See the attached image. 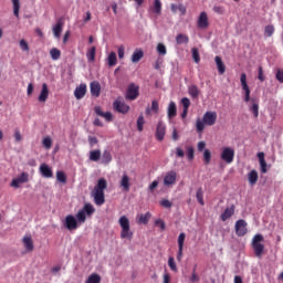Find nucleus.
<instances>
[{
    "label": "nucleus",
    "instance_id": "nucleus-6",
    "mask_svg": "<svg viewBox=\"0 0 283 283\" xmlns=\"http://www.w3.org/2000/svg\"><path fill=\"white\" fill-rule=\"evenodd\" d=\"M220 158L223 163L231 165V163H233V158H235V150H233V148L226 147L223 148Z\"/></svg>",
    "mask_w": 283,
    "mask_h": 283
},
{
    "label": "nucleus",
    "instance_id": "nucleus-60",
    "mask_svg": "<svg viewBox=\"0 0 283 283\" xmlns=\"http://www.w3.org/2000/svg\"><path fill=\"white\" fill-rule=\"evenodd\" d=\"M276 81H279V83H283V69H279L276 72Z\"/></svg>",
    "mask_w": 283,
    "mask_h": 283
},
{
    "label": "nucleus",
    "instance_id": "nucleus-14",
    "mask_svg": "<svg viewBox=\"0 0 283 283\" xmlns=\"http://www.w3.org/2000/svg\"><path fill=\"white\" fill-rule=\"evenodd\" d=\"M94 111L97 116L105 118V120H107V123H112V119L114 118L112 113H109V112L104 113L103 108H101V106H95Z\"/></svg>",
    "mask_w": 283,
    "mask_h": 283
},
{
    "label": "nucleus",
    "instance_id": "nucleus-15",
    "mask_svg": "<svg viewBox=\"0 0 283 283\" xmlns=\"http://www.w3.org/2000/svg\"><path fill=\"white\" fill-rule=\"evenodd\" d=\"M87 94V85L85 84H80L78 87L75 88L74 91V96L77 101H81Z\"/></svg>",
    "mask_w": 283,
    "mask_h": 283
},
{
    "label": "nucleus",
    "instance_id": "nucleus-17",
    "mask_svg": "<svg viewBox=\"0 0 283 283\" xmlns=\"http://www.w3.org/2000/svg\"><path fill=\"white\" fill-rule=\"evenodd\" d=\"M188 94L191 96V98L198 101V98H200V88H198V85L192 84L188 86Z\"/></svg>",
    "mask_w": 283,
    "mask_h": 283
},
{
    "label": "nucleus",
    "instance_id": "nucleus-31",
    "mask_svg": "<svg viewBox=\"0 0 283 283\" xmlns=\"http://www.w3.org/2000/svg\"><path fill=\"white\" fill-rule=\"evenodd\" d=\"M196 198L199 205H201V207H205V191L202 190V188H198Z\"/></svg>",
    "mask_w": 283,
    "mask_h": 283
},
{
    "label": "nucleus",
    "instance_id": "nucleus-22",
    "mask_svg": "<svg viewBox=\"0 0 283 283\" xmlns=\"http://www.w3.org/2000/svg\"><path fill=\"white\" fill-rule=\"evenodd\" d=\"M61 32H63V21L59 20L56 25L53 27V34L55 39H61Z\"/></svg>",
    "mask_w": 283,
    "mask_h": 283
},
{
    "label": "nucleus",
    "instance_id": "nucleus-61",
    "mask_svg": "<svg viewBox=\"0 0 283 283\" xmlns=\"http://www.w3.org/2000/svg\"><path fill=\"white\" fill-rule=\"evenodd\" d=\"M22 185V182L15 178L11 181V187H13L14 189H19V187Z\"/></svg>",
    "mask_w": 283,
    "mask_h": 283
},
{
    "label": "nucleus",
    "instance_id": "nucleus-46",
    "mask_svg": "<svg viewBox=\"0 0 283 283\" xmlns=\"http://www.w3.org/2000/svg\"><path fill=\"white\" fill-rule=\"evenodd\" d=\"M157 52L159 56H165V54H167V46H165L163 43H159L157 45Z\"/></svg>",
    "mask_w": 283,
    "mask_h": 283
},
{
    "label": "nucleus",
    "instance_id": "nucleus-62",
    "mask_svg": "<svg viewBox=\"0 0 283 283\" xmlns=\"http://www.w3.org/2000/svg\"><path fill=\"white\" fill-rule=\"evenodd\" d=\"M213 12H216L217 14H224V8L216 6L213 7Z\"/></svg>",
    "mask_w": 283,
    "mask_h": 283
},
{
    "label": "nucleus",
    "instance_id": "nucleus-54",
    "mask_svg": "<svg viewBox=\"0 0 283 283\" xmlns=\"http://www.w3.org/2000/svg\"><path fill=\"white\" fill-rule=\"evenodd\" d=\"M29 178H30V175L28 172H22L18 177L19 181L22 182V185H23V182H28Z\"/></svg>",
    "mask_w": 283,
    "mask_h": 283
},
{
    "label": "nucleus",
    "instance_id": "nucleus-11",
    "mask_svg": "<svg viewBox=\"0 0 283 283\" xmlns=\"http://www.w3.org/2000/svg\"><path fill=\"white\" fill-rule=\"evenodd\" d=\"M197 25L201 30H207V28H209V17L207 15V12L200 13Z\"/></svg>",
    "mask_w": 283,
    "mask_h": 283
},
{
    "label": "nucleus",
    "instance_id": "nucleus-57",
    "mask_svg": "<svg viewBox=\"0 0 283 283\" xmlns=\"http://www.w3.org/2000/svg\"><path fill=\"white\" fill-rule=\"evenodd\" d=\"M156 227H159L161 229V231H165V229H167V226L165 224V221H163L161 219H157L155 221Z\"/></svg>",
    "mask_w": 283,
    "mask_h": 283
},
{
    "label": "nucleus",
    "instance_id": "nucleus-7",
    "mask_svg": "<svg viewBox=\"0 0 283 283\" xmlns=\"http://www.w3.org/2000/svg\"><path fill=\"white\" fill-rule=\"evenodd\" d=\"M64 227L69 231H75V229H78V221L76 220V218L74 216L69 214L65 218Z\"/></svg>",
    "mask_w": 283,
    "mask_h": 283
},
{
    "label": "nucleus",
    "instance_id": "nucleus-33",
    "mask_svg": "<svg viewBox=\"0 0 283 283\" xmlns=\"http://www.w3.org/2000/svg\"><path fill=\"white\" fill-rule=\"evenodd\" d=\"M90 160L93 163H98V160H101V150H92L90 153Z\"/></svg>",
    "mask_w": 283,
    "mask_h": 283
},
{
    "label": "nucleus",
    "instance_id": "nucleus-53",
    "mask_svg": "<svg viewBox=\"0 0 283 283\" xmlns=\"http://www.w3.org/2000/svg\"><path fill=\"white\" fill-rule=\"evenodd\" d=\"M181 104L184 109H189V107L191 106V101L188 97H182Z\"/></svg>",
    "mask_w": 283,
    "mask_h": 283
},
{
    "label": "nucleus",
    "instance_id": "nucleus-38",
    "mask_svg": "<svg viewBox=\"0 0 283 283\" xmlns=\"http://www.w3.org/2000/svg\"><path fill=\"white\" fill-rule=\"evenodd\" d=\"M56 180L57 182H62V185H65L67 182V177L65 176V172L59 170L56 172Z\"/></svg>",
    "mask_w": 283,
    "mask_h": 283
},
{
    "label": "nucleus",
    "instance_id": "nucleus-34",
    "mask_svg": "<svg viewBox=\"0 0 283 283\" xmlns=\"http://www.w3.org/2000/svg\"><path fill=\"white\" fill-rule=\"evenodd\" d=\"M151 218V213L146 212L145 214H139L138 223L139 224H147L149 219Z\"/></svg>",
    "mask_w": 283,
    "mask_h": 283
},
{
    "label": "nucleus",
    "instance_id": "nucleus-9",
    "mask_svg": "<svg viewBox=\"0 0 283 283\" xmlns=\"http://www.w3.org/2000/svg\"><path fill=\"white\" fill-rule=\"evenodd\" d=\"M247 221L240 219L235 222V233L239 238L247 235Z\"/></svg>",
    "mask_w": 283,
    "mask_h": 283
},
{
    "label": "nucleus",
    "instance_id": "nucleus-43",
    "mask_svg": "<svg viewBox=\"0 0 283 283\" xmlns=\"http://www.w3.org/2000/svg\"><path fill=\"white\" fill-rule=\"evenodd\" d=\"M242 90L244 94L243 101L244 103H249V101H251V88H249V86H245Z\"/></svg>",
    "mask_w": 283,
    "mask_h": 283
},
{
    "label": "nucleus",
    "instance_id": "nucleus-64",
    "mask_svg": "<svg viewBox=\"0 0 283 283\" xmlns=\"http://www.w3.org/2000/svg\"><path fill=\"white\" fill-rule=\"evenodd\" d=\"M156 188H158V180H154L148 187L149 191H154Z\"/></svg>",
    "mask_w": 283,
    "mask_h": 283
},
{
    "label": "nucleus",
    "instance_id": "nucleus-40",
    "mask_svg": "<svg viewBox=\"0 0 283 283\" xmlns=\"http://www.w3.org/2000/svg\"><path fill=\"white\" fill-rule=\"evenodd\" d=\"M87 60L91 62H94L96 59V46H93L87 53H86Z\"/></svg>",
    "mask_w": 283,
    "mask_h": 283
},
{
    "label": "nucleus",
    "instance_id": "nucleus-42",
    "mask_svg": "<svg viewBox=\"0 0 283 283\" xmlns=\"http://www.w3.org/2000/svg\"><path fill=\"white\" fill-rule=\"evenodd\" d=\"M187 238V234L185 232H181L178 237V249H185V239Z\"/></svg>",
    "mask_w": 283,
    "mask_h": 283
},
{
    "label": "nucleus",
    "instance_id": "nucleus-18",
    "mask_svg": "<svg viewBox=\"0 0 283 283\" xmlns=\"http://www.w3.org/2000/svg\"><path fill=\"white\" fill-rule=\"evenodd\" d=\"M48 96H50V90L48 88V84H42V90L41 93L38 97V101L40 103H45V101H48Z\"/></svg>",
    "mask_w": 283,
    "mask_h": 283
},
{
    "label": "nucleus",
    "instance_id": "nucleus-44",
    "mask_svg": "<svg viewBox=\"0 0 283 283\" xmlns=\"http://www.w3.org/2000/svg\"><path fill=\"white\" fill-rule=\"evenodd\" d=\"M161 11H163V3L160 2V0H155V3H154L155 14H160Z\"/></svg>",
    "mask_w": 283,
    "mask_h": 283
},
{
    "label": "nucleus",
    "instance_id": "nucleus-26",
    "mask_svg": "<svg viewBox=\"0 0 283 283\" xmlns=\"http://www.w3.org/2000/svg\"><path fill=\"white\" fill-rule=\"evenodd\" d=\"M119 184H120V187H123L124 191H129L130 185H129V176H127V174H124L122 176V179H120Z\"/></svg>",
    "mask_w": 283,
    "mask_h": 283
},
{
    "label": "nucleus",
    "instance_id": "nucleus-24",
    "mask_svg": "<svg viewBox=\"0 0 283 283\" xmlns=\"http://www.w3.org/2000/svg\"><path fill=\"white\" fill-rule=\"evenodd\" d=\"M214 61H216L219 74H224V72H227V66H224V62H222V57L216 56Z\"/></svg>",
    "mask_w": 283,
    "mask_h": 283
},
{
    "label": "nucleus",
    "instance_id": "nucleus-29",
    "mask_svg": "<svg viewBox=\"0 0 283 283\" xmlns=\"http://www.w3.org/2000/svg\"><path fill=\"white\" fill-rule=\"evenodd\" d=\"M86 216H92L95 213L96 209L92 203H85L83 209H81Z\"/></svg>",
    "mask_w": 283,
    "mask_h": 283
},
{
    "label": "nucleus",
    "instance_id": "nucleus-5",
    "mask_svg": "<svg viewBox=\"0 0 283 283\" xmlns=\"http://www.w3.org/2000/svg\"><path fill=\"white\" fill-rule=\"evenodd\" d=\"M138 96H140L138 85L129 84L125 95L126 101H136Z\"/></svg>",
    "mask_w": 283,
    "mask_h": 283
},
{
    "label": "nucleus",
    "instance_id": "nucleus-32",
    "mask_svg": "<svg viewBox=\"0 0 283 283\" xmlns=\"http://www.w3.org/2000/svg\"><path fill=\"white\" fill-rule=\"evenodd\" d=\"M176 42H177V45H182V43H189V36L182 33H179L176 36Z\"/></svg>",
    "mask_w": 283,
    "mask_h": 283
},
{
    "label": "nucleus",
    "instance_id": "nucleus-1",
    "mask_svg": "<svg viewBox=\"0 0 283 283\" xmlns=\"http://www.w3.org/2000/svg\"><path fill=\"white\" fill-rule=\"evenodd\" d=\"M105 189H107V180H105V178L98 179L97 185L92 191L94 202L97 207L105 205Z\"/></svg>",
    "mask_w": 283,
    "mask_h": 283
},
{
    "label": "nucleus",
    "instance_id": "nucleus-36",
    "mask_svg": "<svg viewBox=\"0 0 283 283\" xmlns=\"http://www.w3.org/2000/svg\"><path fill=\"white\" fill-rule=\"evenodd\" d=\"M12 4H13V14L14 17L19 18V10H21V1L12 0Z\"/></svg>",
    "mask_w": 283,
    "mask_h": 283
},
{
    "label": "nucleus",
    "instance_id": "nucleus-8",
    "mask_svg": "<svg viewBox=\"0 0 283 283\" xmlns=\"http://www.w3.org/2000/svg\"><path fill=\"white\" fill-rule=\"evenodd\" d=\"M113 108L115 109V112H118L119 114H127V112H129V105L125 104V102L120 99L114 101Z\"/></svg>",
    "mask_w": 283,
    "mask_h": 283
},
{
    "label": "nucleus",
    "instance_id": "nucleus-20",
    "mask_svg": "<svg viewBox=\"0 0 283 283\" xmlns=\"http://www.w3.org/2000/svg\"><path fill=\"white\" fill-rule=\"evenodd\" d=\"M233 213H235V206H231L230 208H227L223 211V213H221V216H220L222 222H227V220H229V218H231V216H233Z\"/></svg>",
    "mask_w": 283,
    "mask_h": 283
},
{
    "label": "nucleus",
    "instance_id": "nucleus-41",
    "mask_svg": "<svg viewBox=\"0 0 283 283\" xmlns=\"http://www.w3.org/2000/svg\"><path fill=\"white\" fill-rule=\"evenodd\" d=\"M50 54L53 61H59V59H61V51L56 48L52 49Z\"/></svg>",
    "mask_w": 283,
    "mask_h": 283
},
{
    "label": "nucleus",
    "instance_id": "nucleus-30",
    "mask_svg": "<svg viewBox=\"0 0 283 283\" xmlns=\"http://www.w3.org/2000/svg\"><path fill=\"white\" fill-rule=\"evenodd\" d=\"M112 163V154L108 150H104L102 155V165H109Z\"/></svg>",
    "mask_w": 283,
    "mask_h": 283
},
{
    "label": "nucleus",
    "instance_id": "nucleus-21",
    "mask_svg": "<svg viewBox=\"0 0 283 283\" xmlns=\"http://www.w3.org/2000/svg\"><path fill=\"white\" fill-rule=\"evenodd\" d=\"M91 94L92 96H95V98H98V96H101V83L96 81L91 83Z\"/></svg>",
    "mask_w": 283,
    "mask_h": 283
},
{
    "label": "nucleus",
    "instance_id": "nucleus-58",
    "mask_svg": "<svg viewBox=\"0 0 283 283\" xmlns=\"http://www.w3.org/2000/svg\"><path fill=\"white\" fill-rule=\"evenodd\" d=\"M153 112H155V114H158V109H159V105H158V101L154 99L151 102V108Z\"/></svg>",
    "mask_w": 283,
    "mask_h": 283
},
{
    "label": "nucleus",
    "instance_id": "nucleus-13",
    "mask_svg": "<svg viewBox=\"0 0 283 283\" xmlns=\"http://www.w3.org/2000/svg\"><path fill=\"white\" fill-rule=\"evenodd\" d=\"M22 244L25 251H28L29 253H32V251H34V241L32 240V237L30 235L23 237Z\"/></svg>",
    "mask_w": 283,
    "mask_h": 283
},
{
    "label": "nucleus",
    "instance_id": "nucleus-47",
    "mask_svg": "<svg viewBox=\"0 0 283 283\" xmlns=\"http://www.w3.org/2000/svg\"><path fill=\"white\" fill-rule=\"evenodd\" d=\"M275 32V27L273 25H266L264 30L265 36H273V33Z\"/></svg>",
    "mask_w": 283,
    "mask_h": 283
},
{
    "label": "nucleus",
    "instance_id": "nucleus-3",
    "mask_svg": "<svg viewBox=\"0 0 283 283\" xmlns=\"http://www.w3.org/2000/svg\"><path fill=\"white\" fill-rule=\"evenodd\" d=\"M119 226L122 227L120 238L122 240H132L134 232L129 229V219L125 216L119 218Z\"/></svg>",
    "mask_w": 283,
    "mask_h": 283
},
{
    "label": "nucleus",
    "instance_id": "nucleus-2",
    "mask_svg": "<svg viewBox=\"0 0 283 283\" xmlns=\"http://www.w3.org/2000/svg\"><path fill=\"white\" fill-rule=\"evenodd\" d=\"M216 120H218V114L216 112H206L202 119H197V132H205V125H208V127H212Z\"/></svg>",
    "mask_w": 283,
    "mask_h": 283
},
{
    "label": "nucleus",
    "instance_id": "nucleus-39",
    "mask_svg": "<svg viewBox=\"0 0 283 283\" xmlns=\"http://www.w3.org/2000/svg\"><path fill=\"white\" fill-rule=\"evenodd\" d=\"M76 220L77 222H80V224H83V222L87 220V216L84 213L83 210H78V212L76 213Z\"/></svg>",
    "mask_w": 283,
    "mask_h": 283
},
{
    "label": "nucleus",
    "instance_id": "nucleus-35",
    "mask_svg": "<svg viewBox=\"0 0 283 283\" xmlns=\"http://www.w3.org/2000/svg\"><path fill=\"white\" fill-rule=\"evenodd\" d=\"M107 63L109 67H114L117 63L116 52H111L107 57Z\"/></svg>",
    "mask_w": 283,
    "mask_h": 283
},
{
    "label": "nucleus",
    "instance_id": "nucleus-10",
    "mask_svg": "<svg viewBox=\"0 0 283 283\" xmlns=\"http://www.w3.org/2000/svg\"><path fill=\"white\" fill-rule=\"evenodd\" d=\"M166 134H167V126H165V123L158 122L156 134H155L157 140H165Z\"/></svg>",
    "mask_w": 283,
    "mask_h": 283
},
{
    "label": "nucleus",
    "instance_id": "nucleus-59",
    "mask_svg": "<svg viewBox=\"0 0 283 283\" xmlns=\"http://www.w3.org/2000/svg\"><path fill=\"white\" fill-rule=\"evenodd\" d=\"M259 81H261V83H264L265 81V76H264V71L262 70V66L259 67V75H258Z\"/></svg>",
    "mask_w": 283,
    "mask_h": 283
},
{
    "label": "nucleus",
    "instance_id": "nucleus-16",
    "mask_svg": "<svg viewBox=\"0 0 283 283\" xmlns=\"http://www.w3.org/2000/svg\"><path fill=\"white\" fill-rule=\"evenodd\" d=\"M40 174L43 176V178H52V176H54L52 168L48 166V164H42L40 166Z\"/></svg>",
    "mask_w": 283,
    "mask_h": 283
},
{
    "label": "nucleus",
    "instance_id": "nucleus-19",
    "mask_svg": "<svg viewBox=\"0 0 283 283\" xmlns=\"http://www.w3.org/2000/svg\"><path fill=\"white\" fill-rule=\"evenodd\" d=\"M259 164H260V171L261 174H266L269 169L266 168V159H264V153H258Z\"/></svg>",
    "mask_w": 283,
    "mask_h": 283
},
{
    "label": "nucleus",
    "instance_id": "nucleus-37",
    "mask_svg": "<svg viewBox=\"0 0 283 283\" xmlns=\"http://www.w3.org/2000/svg\"><path fill=\"white\" fill-rule=\"evenodd\" d=\"M86 283H101V275L97 273H93L86 280Z\"/></svg>",
    "mask_w": 283,
    "mask_h": 283
},
{
    "label": "nucleus",
    "instance_id": "nucleus-56",
    "mask_svg": "<svg viewBox=\"0 0 283 283\" xmlns=\"http://www.w3.org/2000/svg\"><path fill=\"white\" fill-rule=\"evenodd\" d=\"M240 81H241V87L242 88L249 87V84L247 83V73L241 74Z\"/></svg>",
    "mask_w": 283,
    "mask_h": 283
},
{
    "label": "nucleus",
    "instance_id": "nucleus-23",
    "mask_svg": "<svg viewBox=\"0 0 283 283\" xmlns=\"http://www.w3.org/2000/svg\"><path fill=\"white\" fill-rule=\"evenodd\" d=\"M143 56H145V52L140 49H136L132 55V63H138Z\"/></svg>",
    "mask_w": 283,
    "mask_h": 283
},
{
    "label": "nucleus",
    "instance_id": "nucleus-25",
    "mask_svg": "<svg viewBox=\"0 0 283 283\" xmlns=\"http://www.w3.org/2000/svg\"><path fill=\"white\" fill-rule=\"evenodd\" d=\"M178 109L176 108V103L175 102H170L168 105V118H176V114H177Z\"/></svg>",
    "mask_w": 283,
    "mask_h": 283
},
{
    "label": "nucleus",
    "instance_id": "nucleus-51",
    "mask_svg": "<svg viewBox=\"0 0 283 283\" xmlns=\"http://www.w3.org/2000/svg\"><path fill=\"white\" fill-rule=\"evenodd\" d=\"M192 59L195 63H200V52L196 48L192 49Z\"/></svg>",
    "mask_w": 283,
    "mask_h": 283
},
{
    "label": "nucleus",
    "instance_id": "nucleus-49",
    "mask_svg": "<svg viewBox=\"0 0 283 283\" xmlns=\"http://www.w3.org/2000/svg\"><path fill=\"white\" fill-rule=\"evenodd\" d=\"M42 145H43V147H45V149H52V138L45 137L42 140Z\"/></svg>",
    "mask_w": 283,
    "mask_h": 283
},
{
    "label": "nucleus",
    "instance_id": "nucleus-52",
    "mask_svg": "<svg viewBox=\"0 0 283 283\" xmlns=\"http://www.w3.org/2000/svg\"><path fill=\"white\" fill-rule=\"evenodd\" d=\"M20 48L23 52H30V45L25 40H20Z\"/></svg>",
    "mask_w": 283,
    "mask_h": 283
},
{
    "label": "nucleus",
    "instance_id": "nucleus-45",
    "mask_svg": "<svg viewBox=\"0 0 283 283\" xmlns=\"http://www.w3.org/2000/svg\"><path fill=\"white\" fill-rule=\"evenodd\" d=\"M144 125H145V116L139 115L138 118H137V129L139 132H143Z\"/></svg>",
    "mask_w": 283,
    "mask_h": 283
},
{
    "label": "nucleus",
    "instance_id": "nucleus-27",
    "mask_svg": "<svg viewBox=\"0 0 283 283\" xmlns=\"http://www.w3.org/2000/svg\"><path fill=\"white\" fill-rule=\"evenodd\" d=\"M248 180H249V184L253 187V185H256L258 184V170H251L249 174H248Z\"/></svg>",
    "mask_w": 283,
    "mask_h": 283
},
{
    "label": "nucleus",
    "instance_id": "nucleus-48",
    "mask_svg": "<svg viewBox=\"0 0 283 283\" xmlns=\"http://www.w3.org/2000/svg\"><path fill=\"white\" fill-rule=\"evenodd\" d=\"M168 266L170 268L171 271H178V266L176 265V261L174 259V256H170L168 259Z\"/></svg>",
    "mask_w": 283,
    "mask_h": 283
},
{
    "label": "nucleus",
    "instance_id": "nucleus-63",
    "mask_svg": "<svg viewBox=\"0 0 283 283\" xmlns=\"http://www.w3.org/2000/svg\"><path fill=\"white\" fill-rule=\"evenodd\" d=\"M188 160H193V147H189L187 150Z\"/></svg>",
    "mask_w": 283,
    "mask_h": 283
},
{
    "label": "nucleus",
    "instance_id": "nucleus-12",
    "mask_svg": "<svg viewBox=\"0 0 283 283\" xmlns=\"http://www.w3.org/2000/svg\"><path fill=\"white\" fill-rule=\"evenodd\" d=\"M176 178H178V175L176 171H169L164 177V185L165 187H170V185H176Z\"/></svg>",
    "mask_w": 283,
    "mask_h": 283
},
{
    "label": "nucleus",
    "instance_id": "nucleus-28",
    "mask_svg": "<svg viewBox=\"0 0 283 283\" xmlns=\"http://www.w3.org/2000/svg\"><path fill=\"white\" fill-rule=\"evenodd\" d=\"M253 103L252 106H250V112H252L254 118H258L260 116V105L255 103V99H251Z\"/></svg>",
    "mask_w": 283,
    "mask_h": 283
},
{
    "label": "nucleus",
    "instance_id": "nucleus-55",
    "mask_svg": "<svg viewBox=\"0 0 283 283\" xmlns=\"http://www.w3.org/2000/svg\"><path fill=\"white\" fill-rule=\"evenodd\" d=\"M161 207H165V209H171V207H174V203H171V201H169L168 199H163L160 201Z\"/></svg>",
    "mask_w": 283,
    "mask_h": 283
},
{
    "label": "nucleus",
    "instance_id": "nucleus-4",
    "mask_svg": "<svg viewBox=\"0 0 283 283\" xmlns=\"http://www.w3.org/2000/svg\"><path fill=\"white\" fill-rule=\"evenodd\" d=\"M262 242H264V237L262 234H255L252 239V249L254 255L259 259L264 255V244H262Z\"/></svg>",
    "mask_w": 283,
    "mask_h": 283
},
{
    "label": "nucleus",
    "instance_id": "nucleus-50",
    "mask_svg": "<svg viewBox=\"0 0 283 283\" xmlns=\"http://www.w3.org/2000/svg\"><path fill=\"white\" fill-rule=\"evenodd\" d=\"M203 160H205L206 165H209V163H211V151L209 149H205Z\"/></svg>",
    "mask_w": 283,
    "mask_h": 283
}]
</instances>
